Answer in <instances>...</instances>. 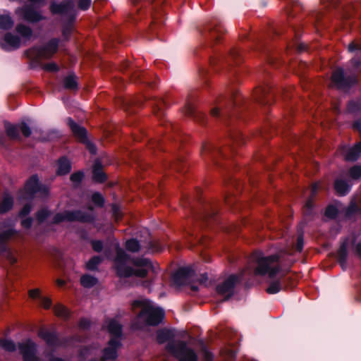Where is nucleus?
<instances>
[{"mask_svg": "<svg viewBox=\"0 0 361 361\" xmlns=\"http://www.w3.org/2000/svg\"><path fill=\"white\" fill-rule=\"evenodd\" d=\"M276 89L268 81L257 87L252 100L245 99L237 90H231L226 94H221L216 101V106L211 109L213 117L221 119L229 127L228 130L227 149L233 152V145H241L246 142L241 131L235 128V121H245L246 116L258 106L267 114L269 107L275 101Z\"/></svg>", "mask_w": 361, "mask_h": 361, "instance_id": "obj_1", "label": "nucleus"}, {"mask_svg": "<svg viewBox=\"0 0 361 361\" xmlns=\"http://www.w3.org/2000/svg\"><path fill=\"white\" fill-rule=\"evenodd\" d=\"M226 32L224 26L218 18L211 19L200 31L207 47V55L209 56V64L216 72L219 71L220 66L226 68L233 66H237L244 60L243 51L235 47L231 49L227 56L216 54L213 46L222 40Z\"/></svg>", "mask_w": 361, "mask_h": 361, "instance_id": "obj_2", "label": "nucleus"}, {"mask_svg": "<svg viewBox=\"0 0 361 361\" xmlns=\"http://www.w3.org/2000/svg\"><path fill=\"white\" fill-rule=\"evenodd\" d=\"M202 192V190L197 188L192 197L183 195L182 198L183 207L188 209L192 216V223L195 224L194 230L190 231V235H195L198 241L201 238L198 236L196 230H200L204 226H209L219 222V203L216 201L204 200Z\"/></svg>", "mask_w": 361, "mask_h": 361, "instance_id": "obj_3", "label": "nucleus"}, {"mask_svg": "<svg viewBox=\"0 0 361 361\" xmlns=\"http://www.w3.org/2000/svg\"><path fill=\"white\" fill-rule=\"evenodd\" d=\"M114 262L116 274L121 279L132 276L145 278L149 271L155 272V267L150 259L145 257H133L119 245L116 247V257Z\"/></svg>", "mask_w": 361, "mask_h": 361, "instance_id": "obj_4", "label": "nucleus"}, {"mask_svg": "<svg viewBox=\"0 0 361 361\" xmlns=\"http://www.w3.org/2000/svg\"><path fill=\"white\" fill-rule=\"evenodd\" d=\"M201 154L204 159L210 160L217 167L226 172L224 177V182L226 185L235 189L238 194L242 192L243 188V183L237 178L233 176L231 172V168L235 167L234 162L232 161L231 166L221 163V160L228 161L227 155L222 149L221 145L212 142H204L202 145Z\"/></svg>", "mask_w": 361, "mask_h": 361, "instance_id": "obj_5", "label": "nucleus"}, {"mask_svg": "<svg viewBox=\"0 0 361 361\" xmlns=\"http://www.w3.org/2000/svg\"><path fill=\"white\" fill-rule=\"evenodd\" d=\"M132 310L140 308V312L135 317L132 326L135 330H142L146 326H156L161 324L165 313L161 307H154L148 300H135Z\"/></svg>", "mask_w": 361, "mask_h": 361, "instance_id": "obj_6", "label": "nucleus"}, {"mask_svg": "<svg viewBox=\"0 0 361 361\" xmlns=\"http://www.w3.org/2000/svg\"><path fill=\"white\" fill-rule=\"evenodd\" d=\"M286 31V28L285 27L279 29L272 28L267 34H262L255 37L252 39L254 49L264 54L269 63L274 65V61L270 56L271 48L269 47V43L276 37H284L286 39V37H285Z\"/></svg>", "mask_w": 361, "mask_h": 361, "instance_id": "obj_7", "label": "nucleus"}, {"mask_svg": "<svg viewBox=\"0 0 361 361\" xmlns=\"http://www.w3.org/2000/svg\"><path fill=\"white\" fill-rule=\"evenodd\" d=\"M60 40L54 37L42 46H35L25 51L27 58L35 63L39 62L42 59H50L58 51Z\"/></svg>", "mask_w": 361, "mask_h": 361, "instance_id": "obj_8", "label": "nucleus"}, {"mask_svg": "<svg viewBox=\"0 0 361 361\" xmlns=\"http://www.w3.org/2000/svg\"><path fill=\"white\" fill-rule=\"evenodd\" d=\"M96 220L95 216L81 209L64 210L63 212L56 213L52 218L51 224L58 225L63 221L82 224H93Z\"/></svg>", "mask_w": 361, "mask_h": 361, "instance_id": "obj_9", "label": "nucleus"}, {"mask_svg": "<svg viewBox=\"0 0 361 361\" xmlns=\"http://www.w3.org/2000/svg\"><path fill=\"white\" fill-rule=\"evenodd\" d=\"M120 71L135 83H140L151 88L156 87V82L151 79L148 73L142 72L128 60H123L120 65Z\"/></svg>", "mask_w": 361, "mask_h": 361, "instance_id": "obj_10", "label": "nucleus"}, {"mask_svg": "<svg viewBox=\"0 0 361 361\" xmlns=\"http://www.w3.org/2000/svg\"><path fill=\"white\" fill-rule=\"evenodd\" d=\"M280 257L277 254L271 255L267 257L259 256L257 259V267L255 269V274L259 276L269 275V277L274 279L278 274L281 271L280 264L274 267L271 265L274 263H279Z\"/></svg>", "mask_w": 361, "mask_h": 361, "instance_id": "obj_11", "label": "nucleus"}, {"mask_svg": "<svg viewBox=\"0 0 361 361\" xmlns=\"http://www.w3.org/2000/svg\"><path fill=\"white\" fill-rule=\"evenodd\" d=\"M331 82L337 90L347 92L358 85L359 80L357 74L350 73L346 75L345 70L338 66L332 71Z\"/></svg>", "mask_w": 361, "mask_h": 361, "instance_id": "obj_12", "label": "nucleus"}, {"mask_svg": "<svg viewBox=\"0 0 361 361\" xmlns=\"http://www.w3.org/2000/svg\"><path fill=\"white\" fill-rule=\"evenodd\" d=\"M161 125L166 126V130H169L170 134L164 140L154 141L150 144V147L157 148L159 151H166L168 150L166 146L167 142L174 144L176 149L178 148L180 143L183 142V135L179 126L171 122H167L166 124L161 123Z\"/></svg>", "mask_w": 361, "mask_h": 361, "instance_id": "obj_13", "label": "nucleus"}, {"mask_svg": "<svg viewBox=\"0 0 361 361\" xmlns=\"http://www.w3.org/2000/svg\"><path fill=\"white\" fill-rule=\"evenodd\" d=\"M37 193H40L43 196L47 197L49 194V190L46 185L39 182L37 174H33L25 183L22 198L32 201Z\"/></svg>", "mask_w": 361, "mask_h": 361, "instance_id": "obj_14", "label": "nucleus"}, {"mask_svg": "<svg viewBox=\"0 0 361 361\" xmlns=\"http://www.w3.org/2000/svg\"><path fill=\"white\" fill-rule=\"evenodd\" d=\"M166 349L178 358V361H198L195 351L189 348L184 341H179L178 344L173 342L168 343Z\"/></svg>", "mask_w": 361, "mask_h": 361, "instance_id": "obj_15", "label": "nucleus"}, {"mask_svg": "<svg viewBox=\"0 0 361 361\" xmlns=\"http://www.w3.org/2000/svg\"><path fill=\"white\" fill-rule=\"evenodd\" d=\"M244 270L238 274H231L216 288V292L221 295H224L222 302L228 300L233 295L236 284L240 283L243 279Z\"/></svg>", "mask_w": 361, "mask_h": 361, "instance_id": "obj_16", "label": "nucleus"}, {"mask_svg": "<svg viewBox=\"0 0 361 361\" xmlns=\"http://www.w3.org/2000/svg\"><path fill=\"white\" fill-rule=\"evenodd\" d=\"M38 336L44 340L46 344L49 347L65 345L68 342L74 340V336H69L61 341L59 334L56 330L49 331L44 328L39 330Z\"/></svg>", "mask_w": 361, "mask_h": 361, "instance_id": "obj_17", "label": "nucleus"}, {"mask_svg": "<svg viewBox=\"0 0 361 361\" xmlns=\"http://www.w3.org/2000/svg\"><path fill=\"white\" fill-rule=\"evenodd\" d=\"M16 13L29 23H37L44 19L41 13L37 11L32 4H25L18 8Z\"/></svg>", "mask_w": 361, "mask_h": 361, "instance_id": "obj_18", "label": "nucleus"}, {"mask_svg": "<svg viewBox=\"0 0 361 361\" xmlns=\"http://www.w3.org/2000/svg\"><path fill=\"white\" fill-rule=\"evenodd\" d=\"M183 111L187 116L192 118L195 122L202 126L206 125L207 117L204 113L197 107L193 98L189 97L187 99Z\"/></svg>", "mask_w": 361, "mask_h": 361, "instance_id": "obj_19", "label": "nucleus"}, {"mask_svg": "<svg viewBox=\"0 0 361 361\" xmlns=\"http://www.w3.org/2000/svg\"><path fill=\"white\" fill-rule=\"evenodd\" d=\"M18 347L23 361H40L37 355V345L32 339L18 343Z\"/></svg>", "mask_w": 361, "mask_h": 361, "instance_id": "obj_20", "label": "nucleus"}, {"mask_svg": "<svg viewBox=\"0 0 361 361\" xmlns=\"http://www.w3.org/2000/svg\"><path fill=\"white\" fill-rule=\"evenodd\" d=\"M122 345L121 341L118 339L110 338L108 346L102 350L101 361L115 360L118 357V349Z\"/></svg>", "mask_w": 361, "mask_h": 361, "instance_id": "obj_21", "label": "nucleus"}, {"mask_svg": "<svg viewBox=\"0 0 361 361\" xmlns=\"http://www.w3.org/2000/svg\"><path fill=\"white\" fill-rule=\"evenodd\" d=\"M148 105L152 109L154 114L159 118L165 116V110L168 106L167 102L161 97H154L148 99L145 98Z\"/></svg>", "mask_w": 361, "mask_h": 361, "instance_id": "obj_22", "label": "nucleus"}, {"mask_svg": "<svg viewBox=\"0 0 361 361\" xmlns=\"http://www.w3.org/2000/svg\"><path fill=\"white\" fill-rule=\"evenodd\" d=\"M195 275V271L190 267L179 268L173 275L172 281L176 286H182L185 281Z\"/></svg>", "mask_w": 361, "mask_h": 361, "instance_id": "obj_23", "label": "nucleus"}, {"mask_svg": "<svg viewBox=\"0 0 361 361\" xmlns=\"http://www.w3.org/2000/svg\"><path fill=\"white\" fill-rule=\"evenodd\" d=\"M74 9V4L72 0H65L59 4L52 1L49 6L50 12L53 15L68 16Z\"/></svg>", "mask_w": 361, "mask_h": 361, "instance_id": "obj_24", "label": "nucleus"}, {"mask_svg": "<svg viewBox=\"0 0 361 361\" xmlns=\"http://www.w3.org/2000/svg\"><path fill=\"white\" fill-rule=\"evenodd\" d=\"M289 32H290V35L294 37L292 42L286 43L287 47L288 49H295L298 53H302L307 50V45L302 42H299V38L301 36V32L300 28H296L292 26L289 29Z\"/></svg>", "mask_w": 361, "mask_h": 361, "instance_id": "obj_25", "label": "nucleus"}, {"mask_svg": "<svg viewBox=\"0 0 361 361\" xmlns=\"http://www.w3.org/2000/svg\"><path fill=\"white\" fill-rule=\"evenodd\" d=\"M67 124L70 128L72 133L75 137L80 142H85L87 138V129L78 124L72 118L68 117L67 118Z\"/></svg>", "mask_w": 361, "mask_h": 361, "instance_id": "obj_26", "label": "nucleus"}, {"mask_svg": "<svg viewBox=\"0 0 361 361\" xmlns=\"http://www.w3.org/2000/svg\"><path fill=\"white\" fill-rule=\"evenodd\" d=\"M105 328L111 336V338L118 339L121 341L123 336V325L116 319H107L105 321Z\"/></svg>", "mask_w": 361, "mask_h": 361, "instance_id": "obj_27", "label": "nucleus"}, {"mask_svg": "<svg viewBox=\"0 0 361 361\" xmlns=\"http://www.w3.org/2000/svg\"><path fill=\"white\" fill-rule=\"evenodd\" d=\"M4 41L5 43L0 42V47L6 51L18 49L20 46V37L11 32L5 34Z\"/></svg>", "mask_w": 361, "mask_h": 361, "instance_id": "obj_28", "label": "nucleus"}, {"mask_svg": "<svg viewBox=\"0 0 361 361\" xmlns=\"http://www.w3.org/2000/svg\"><path fill=\"white\" fill-rule=\"evenodd\" d=\"M72 170V162L66 156H61L56 161V173L59 176H64L71 173Z\"/></svg>", "mask_w": 361, "mask_h": 361, "instance_id": "obj_29", "label": "nucleus"}, {"mask_svg": "<svg viewBox=\"0 0 361 361\" xmlns=\"http://www.w3.org/2000/svg\"><path fill=\"white\" fill-rule=\"evenodd\" d=\"M175 336L174 329L163 328L157 330L156 339L159 344H164L167 341L174 343Z\"/></svg>", "mask_w": 361, "mask_h": 361, "instance_id": "obj_30", "label": "nucleus"}, {"mask_svg": "<svg viewBox=\"0 0 361 361\" xmlns=\"http://www.w3.org/2000/svg\"><path fill=\"white\" fill-rule=\"evenodd\" d=\"M102 169V163L99 161H95L92 169V180L94 182L103 183L107 180V176Z\"/></svg>", "mask_w": 361, "mask_h": 361, "instance_id": "obj_31", "label": "nucleus"}, {"mask_svg": "<svg viewBox=\"0 0 361 361\" xmlns=\"http://www.w3.org/2000/svg\"><path fill=\"white\" fill-rule=\"evenodd\" d=\"M165 169L171 168L180 173L185 171L186 164L181 156H175L173 161H167L164 164Z\"/></svg>", "mask_w": 361, "mask_h": 361, "instance_id": "obj_32", "label": "nucleus"}, {"mask_svg": "<svg viewBox=\"0 0 361 361\" xmlns=\"http://www.w3.org/2000/svg\"><path fill=\"white\" fill-rule=\"evenodd\" d=\"M343 213L346 220H352L356 214H361V207L355 200H352L348 207L343 209Z\"/></svg>", "mask_w": 361, "mask_h": 361, "instance_id": "obj_33", "label": "nucleus"}, {"mask_svg": "<svg viewBox=\"0 0 361 361\" xmlns=\"http://www.w3.org/2000/svg\"><path fill=\"white\" fill-rule=\"evenodd\" d=\"M334 188L339 196H345L350 192L351 185L345 180L337 178L334 180Z\"/></svg>", "mask_w": 361, "mask_h": 361, "instance_id": "obj_34", "label": "nucleus"}, {"mask_svg": "<svg viewBox=\"0 0 361 361\" xmlns=\"http://www.w3.org/2000/svg\"><path fill=\"white\" fill-rule=\"evenodd\" d=\"M348 254V241L345 240L341 244L336 254L337 261L342 269H344L346 264Z\"/></svg>", "mask_w": 361, "mask_h": 361, "instance_id": "obj_35", "label": "nucleus"}, {"mask_svg": "<svg viewBox=\"0 0 361 361\" xmlns=\"http://www.w3.org/2000/svg\"><path fill=\"white\" fill-rule=\"evenodd\" d=\"M13 204L14 200L13 197L8 193H5L0 203V214H4L8 212L12 209Z\"/></svg>", "mask_w": 361, "mask_h": 361, "instance_id": "obj_36", "label": "nucleus"}, {"mask_svg": "<svg viewBox=\"0 0 361 361\" xmlns=\"http://www.w3.org/2000/svg\"><path fill=\"white\" fill-rule=\"evenodd\" d=\"M63 87L66 90H77L78 89V82L75 73H69L63 79Z\"/></svg>", "mask_w": 361, "mask_h": 361, "instance_id": "obj_37", "label": "nucleus"}, {"mask_svg": "<svg viewBox=\"0 0 361 361\" xmlns=\"http://www.w3.org/2000/svg\"><path fill=\"white\" fill-rule=\"evenodd\" d=\"M5 130L7 136L11 140H19L20 134L18 125H13L8 121L4 123Z\"/></svg>", "mask_w": 361, "mask_h": 361, "instance_id": "obj_38", "label": "nucleus"}, {"mask_svg": "<svg viewBox=\"0 0 361 361\" xmlns=\"http://www.w3.org/2000/svg\"><path fill=\"white\" fill-rule=\"evenodd\" d=\"M16 231L12 228L5 230L0 232V250L1 252H6L7 247L5 245V242L9 240L14 234Z\"/></svg>", "mask_w": 361, "mask_h": 361, "instance_id": "obj_39", "label": "nucleus"}, {"mask_svg": "<svg viewBox=\"0 0 361 361\" xmlns=\"http://www.w3.org/2000/svg\"><path fill=\"white\" fill-rule=\"evenodd\" d=\"M98 283V279L90 274H84L80 277V284L85 288H91Z\"/></svg>", "mask_w": 361, "mask_h": 361, "instance_id": "obj_40", "label": "nucleus"}, {"mask_svg": "<svg viewBox=\"0 0 361 361\" xmlns=\"http://www.w3.org/2000/svg\"><path fill=\"white\" fill-rule=\"evenodd\" d=\"M103 258L98 255L92 257L85 264L86 269L95 271L98 270L99 265L102 262Z\"/></svg>", "mask_w": 361, "mask_h": 361, "instance_id": "obj_41", "label": "nucleus"}, {"mask_svg": "<svg viewBox=\"0 0 361 361\" xmlns=\"http://www.w3.org/2000/svg\"><path fill=\"white\" fill-rule=\"evenodd\" d=\"M85 173L83 171L79 170L73 173L70 176V180L73 184V188H78L80 186L82 182L85 178Z\"/></svg>", "mask_w": 361, "mask_h": 361, "instance_id": "obj_42", "label": "nucleus"}, {"mask_svg": "<svg viewBox=\"0 0 361 361\" xmlns=\"http://www.w3.org/2000/svg\"><path fill=\"white\" fill-rule=\"evenodd\" d=\"M16 32L23 38L30 39L33 34L32 30L27 25L19 23L16 27Z\"/></svg>", "mask_w": 361, "mask_h": 361, "instance_id": "obj_43", "label": "nucleus"}, {"mask_svg": "<svg viewBox=\"0 0 361 361\" xmlns=\"http://www.w3.org/2000/svg\"><path fill=\"white\" fill-rule=\"evenodd\" d=\"M14 21L8 14L0 15V29L8 30L13 27Z\"/></svg>", "mask_w": 361, "mask_h": 361, "instance_id": "obj_44", "label": "nucleus"}, {"mask_svg": "<svg viewBox=\"0 0 361 361\" xmlns=\"http://www.w3.org/2000/svg\"><path fill=\"white\" fill-rule=\"evenodd\" d=\"M281 290H283V284L281 282V280L276 279L271 281L266 288V292L268 294H276Z\"/></svg>", "mask_w": 361, "mask_h": 361, "instance_id": "obj_45", "label": "nucleus"}, {"mask_svg": "<svg viewBox=\"0 0 361 361\" xmlns=\"http://www.w3.org/2000/svg\"><path fill=\"white\" fill-rule=\"evenodd\" d=\"M0 348L8 353H13L16 350V345L13 341L8 338L0 339Z\"/></svg>", "mask_w": 361, "mask_h": 361, "instance_id": "obj_46", "label": "nucleus"}, {"mask_svg": "<svg viewBox=\"0 0 361 361\" xmlns=\"http://www.w3.org/2000/svg\"><path fill=\"white\" fill-rule=\"evenodd\" d=\"M125 247L129 252H138L140 250L141 246L137 239L132 238L126 240Z\"/></svg>", "mask_w": 361, "mask_h": 361, "instance_id": "obj_47", "label": "nucleus"}, {"mask_svg": "<svg viewBox=\"0 0 361 361\" xmlns=\"http://www.w3.org/2000/svg\"><path fill=\"white\" fill-rule=\"evenodd\" d=\"M54 312L57 317L68 319L70 317L68 310L61 304H56L53 307Z\"/></svg>", "mask_w": 361, "mask_h": 361, "instance_id": "obj_48", "label": "nucleus"}, {"mask_svg": "<svg viewBox=\"0 0 361 361\" xmlns=\"http://www.w3.org/2000/svg\"><path fill=\"white\" fill-rule=\"evenodd\" d=\"M339 214V210L334 204H330L326 206L324 212V216L331 220H335Z\"/></svg>", "mask_w": 361, "mask_h": 361, "instance_id": "obj_49", "label": "nucleus"}, {"mask_svg": "<svg viewBox=\"0 0 361 361\" xmlns=\"http://www.w3.org/2000/svg\"><path fill=\"white\" fill-rule=\"evenodd\" d=\"M348 65L352 68V73L357 74V72L359 71L361 67V53L356 54V55L353 57L348 62Z\"/></svg>", "mask_w": 361, "mask_h": 361, "instance_id": "obj_50", "label": "nucleus"}, {"mask_svg": "<svg viewBox=\"0 0 361 361\" xmlns=\"http://www.w3.org/2000/svg\"><path fill=\"white\" fill-rule=\"evenodd\" d=\"M279 279L283 284V290L293 288L296 286L295 280L291 276H281Z\"/></svg>", "mask_w": 361, "mask_h": 361, "instance_id": "obj_51", "label": "nucleus"}, {"mask_svg": "<svg viewBox=\"0 0 361 361\" xmlns=\"http://www.w3.org/2000/svg\"><path fill=\"white\" fill-rule=\"evenodd\" d=\"M91 201L94 205L99 208H102L104 206L105 200L104 196L99 192H94L91 197Z\"/></svg>", "mask_w": 361, "mask_h": 361, "instance_id": "obj_52", "label": "nucleus"}, {"mask_svg": "<svg viewBox=\"0 0 361 361\" xmlns=\"http://www.w3.org/2000/svg\"><path fill=\"white\" fill-rule=\"evenodd\" d=\"M348 176L353 180H360L361 178V165L355 164L351 166L348 170Z\"/></svg>", "mask_w": 361, "mask_h": 361, "instance_id": "obj_53", "label": "nucleus"}, {"mask_svg": "<svg viewBox=\"0 0 361 361\" xmlns=\"http://www.w3.org/2000/svg\"><path fill=\"white\" fill-rule=\"evenodd\" d=\"M35 215L39 224H42L51 215V212L47 208H42L38 210Z\"/></svg>", "mask_w": 361, "mask_h": 361, "instance_id": "obj_54", "label": "nucleus"}, {"mask_svg": "<svg viewBox=\"0 0 361 361\" xmlns=\"http://www.w3.org/2000/svg\"><path fill=\"white\" fill-rule=\"evenodd\" d=\"M347 110L349 113L355 114L361 110V104L355 100H350L347 104Z\"/></svg>", "mask_w": 361, "mask_h": 361, "instance_id": "obj_55", "label": "nucleus"}, {"mask_svg": "<svg viewBox=\"0 0 361 361\" xmlns=\"http://www.w3.org/2000/svg\"><path fill=\"white\" fill-rule=\"evenodd\" d=\"M317 191V186L315 185L311 190V195L307 198L306 200L304 207H306L307 208H312V209H314L315 204L314 202V198Z\"/></svg>", "mask_w": 361, "mask_h": 361, "instance_id": "obj_56", "label": "nucleus"}, {"mask_svg": "<svg viewBox=\"0 0 361 361\" xmlns=\"http://www.w3.org/2000/svg\"><path fill=\"white\" fill-rule=\"evenodd\" d=\"M18 130H20L25 137H29L32 134L30 127L25 122L23 121L18 124Z\"/></svg>", "mask_w": 361, "mask_h": 361, "instance_id": "obj_57", "label": "nucleus"}, {"mask_svg": "<svg viewBox=\"0 0 361 361\" xmlns=\"http://www.w3.org/2000/svg\"><path fill=\"white\" fill-rule=\"evenodd\" d=\"M92 250L96 252H101L104 248V243L101 240H92L90 242Z\"/></svg>", "mask_w": 361, "mask_h": 361, "instance_id": "obj_58", "label": "nucleus"}, {"mask_svg": "<svg viewBox=\"0 0 361 361\" xmlns=\"http://www.w3.org/2000/svg\"><path fill=\"white\" fill-rule=\"evenodd\" d=\"M91 321L85 317H82L79 320L78 326L82 330H89L91 327Z\"/></svg>", "mask_w": 361, "mask_h": 361, "instance_id": "obj_59", "label": "nucleus"}, {"mask_svg": "<svg viewBox=\"0 0 361 361\" xmlns=\"http://www.w3.org/2000/svg\"><path fill=\"white\" fill-rule=\"evenodd\" d=\"M32 208V205L30 202L26 203L19 212V216L21 218L27 216L31 212Z\"/></svg>", "mask_w": 361, "mask_h": 361, "instance_id": "obj_60", "label": "nucleus"}, {"mask_svg": "<svg viewBox=\"0 0 361 361\" xmlns=\"http://www.w3.org/2000/svg\"><path fill=\"white\" fill-rule=\"evenodd\" d=\"M72 33V27L70 25H65L62 27V36L65 41H68Z\"/></svg>", "mask_w": 361, "mask_h": 361, "instance_id": "obj_61", "label": "nucleus"}, {"mask_svg": "<svg viewBox=\"0 0 361 361\" xmlns=\"http://www.w3.org/2000/svg\"><path fill=\"white\" fill-rule=\"evenodd\" d=\"M322 3L326 4L327 7H331L334 9H338L341 0H321Z\"/></svg>", "mask_w": 361, "mask_h": 361, "instance_id": "obj_62", "label": "nucleus"}, {"mask_svg": "<svg viewBox=\"0 0 361 361\" xmlns=\"http://www.w3.org/2000/svg\"><path fill=\"white\" fill-rule=\"evenodd\" d=\"M91 0H78V8L81 11H87L91 6Z\"/></svg>", "mask_w": 361, "mask_h": 361, "instance_id": "obj_63", "label": "nucleus"}, {"mask_svg": "<svg viewBox=\"0 0 361 361\" xmlns=\"http://www.w3.org/2000/svg\"><path fill=\"white\" fill-rule=\"evenodd\" d=\"M302 214L305 219H312L315 214L314 209L312 208H307L306 207H302Z\"/></svg>", "mask_w": 361, "mask_h": 361, "instance_id": "obj_64", "label": "nucleus"}]
</instances>
